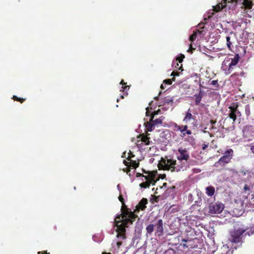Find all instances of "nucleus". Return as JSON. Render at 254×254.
<instances>
[{
    "instance_id": "obj_1",
    "label": "nucleus",
    "mask_w": 254,
    "mask_h": 254,
    "mask_svg": "<svg viewBox=\"0 0 254 254\" xmlns=\"http://www.w3.org/2000/svg\"><path fill=\"white\" fill-rule=\"evenodd\" d=\"M190 157V153L188 150L185 148L180 147L178 149L177 154L178 162L173 159L168 158L162 160L161 162L163 165L164 170L178 172L187 169Z\"/></svg>"
},
{
    "instance_id": "obj_2",
    "label": "nucleus",
    "mask_w": 254,
    "mask_h": 254,
    "mask_svg": "<svg viewBox=\"0 0 254 254\" xmlns=\"http://www.w3.org/2000/svg\"><path fill=\"white\" fill-rule=\"evenodd\" d=\"M121 214L116 217L115 223L117 226L116 231L118 233L117 237L124 240L126 238V228L132 224L137 216L133 212L129 211L128 208L121 209Z\"/></svg>"
},
{
    "instance_id": "obj_3",
    "label": "nucleus",
    "mask_w": 254,
    "mask_h": 254,
    "mask_svg": "<svg viewBox=\"0 0 254 254\" xmlns=\"http://www.w3.org/2000/svg\"><path fill=\"white\" fill-rule=\"evenodd\" d=\"M240 60V56L238 54H235L233 57H227L222 63V68L226 75L230 74L236 68Z\"/></svg>"
},
{
    "instance_id": "obj_4",
    "label": "nucleus",
    "mask_w": 254,
    "mask_h": 254,
    "mask_svg": "<svg viewBox=\"0 0 254 254\" xmlns=\"http://www.w3.org/2000/svg\"><path fill=\"white\" fill-rule=\"evenodd\" d=\"M144 173L147 174L144 177V179H142V181L145 180L144 182L141 183L139 186L141 188L146 189L149 188L150 185H154L155 183L159 180L158 179L156 178L157 171L152 172H146L143 171Z\"/></svg>"
},
{
    "instance_id": "obj_5",
    "label": "nucleus",
    "mask_w": 254,
    "mask_h": 254,
    "mask_svg": "<svg viewBox=\"0 0 254 254\" xmlns=\"http://www.w3.org/2000/svg\"><path fill=\"white\" fill-rule=\"evenodd\" d=\"M246 231V229L242 228H239L238 229L232 231L230 232V237L229 239V241L233 243H242L243 235Z\"/></svg>"
},
{
    "instance_id": "obj_6",
    "label": "nucleus",
    "mask_w": 254,
    "mask_h": 254,
    "mask_svg": "<svg viewBox=\"0 0 254 254\" xmlns=\"http://www.w3.org/2000/svg\"><path fill=\"white\" fill-rule=\"evenodd\" d=\"M239 104L238 102H233L229 107L228 117L232 119L234 123L237 118L241 117L242 114L238 109Z\"/></svg>"
},
{
    "instance_id": "obj_7",
    "label": "nucleus",
    "mask_w": 254,
    "mask_h": 254,
    "mask_svg": "<svg viewBox=\"0 0 254 254\" xmlns=\"http://www.w3.org/2000/svg\"><path fill=\"white\" fill-rule=\"evenodd\" d=\"M199 240L197 238H194L192 239H182L181 242H185V244L180 245L183 247L184 249H195L198 247V244L199 243Z\"/></svg>"
},
{
    "instance_id": "obj_8",
    "label": "nucleus",
    "mask_w": 254,
    "mask_h": 254,
    "mask_svg": "<svg viewBox=\"0 0 254 254\" xmlns=\"http://www.w3.org/2000/svg\"><path fill=\"white\" fill-rule=\"evenodd\" d=\"M174 130L176 131H180V136L184 137L186 134L190 135L192 132L190 130L188 129V127L187 125H178L177 124L175 123L174 125Z\"/></svg>"
},
{
    "instance_id": "obj_9",
    "label": "nucleus",
    "mask_w": 254,
    "mask_h": 254,
    "mask_svg": "<svg viewBox=\"0 0 254 254\" xmlns=\"http://www.w3.org/2000/svg\"><path fill=\"white\" fill-rule=\"evenodd\" d=\"M224 209L223 204L214 203L209 205L208 209V212L210 214H216L221 213Z\"/></svg>"
},
{
    "instance_id": "obj_10",
    "label": "nucleus",
    "mask_w": 254,
    "mask_h": 254,
    "mask_svg": "<svg viewBox=\"0 0 254 254\" xmlns=\"http://www.w3.org/2000/svg\"><path fill=\"white\" fill-rule=\"evenodd\" d=\"M149 134H145L142 133L139 134L137 138V145L140 147H142L143 145H148L151 141H150V137L148 136Z\"/></svg>"
},
{
    "instance_id": "obj_11",
    "label": "nucleus",
    "mask_w": 254,
    "mask_h": 254,
    "mask_svg": "<svg viewBox=\"0 0 254 254\" xmlns=\"http://www.w3.org/2000/svg\"><path fill=\"white\" fill-rule=\"evenodd\" d=\"M238 2L239 0H222L221 2L217 4L216 6H213V10L215 12L220 11L221 10L226 7L227 3L235 2L236 3H237Z\"/></svg>"
},
{
    "instance_id": "obj_12",
    "label": "nucleus",
    "mask_w": 254,
    "mask_h": 254,
    "mask_svg": "<svg viewBox=\"0 0 254 254\" xmlns=\"http://www.w3.org/2000/svg\"><path fill=\"white\" fill-rule=\"evenodd\" d=\"M147 199L145 198H143L137 205L135 211L137 210L139 211L140 210H144L146 207V205L147 204Z\"/></svg>"
},
{
    "instance_id": "obj_13",
    "label": "nucleus",
    "mask_w": 254,
    "mask_h": 254,
    "mask_svg": "<svg viewBox=\"0 0 254 254\" xmlns=\"http://www.w3.org/2000/svg\"><path fill=\"white\" fill-rule=\"evenodd\" d=\"M163 220L159 219L156 224V233L158 236H161L163 234Z\"/></svg>"
},
{
    "instance_id": "obj_14",
    "label": "nucleus",
    "mask_w": 254,
    "mask_h": 254,
    "mask_svg": "<svg viewBox=\"0 0 254 254\" xmlns=\"http://www.w3.org/2000/svg\"><path fill=\"white\" fill-rule=\"evenodd\" d=\"M120 84L123 85L122 87V89L120 90V91H122L124 92V94L122 95H121V98L122 99H123L124 98V96H127V90H128L129 89V86L128 85H127V83H125L123 80H122Z\"/></svg>"
},
{
    "instance_id": "obj_15",
    "label": "nucleus",
    "mask_w": 254,
    "mask_h": 254,
    "mask_svg": "<svg viewBox=\"0 0 254 254\" xmlns=\"http://www.w3.org/2000/svg\"><path fill=\"white\" fill-rule=\"evenodd\" d=\"M239 2H241L248 9H251L254 3V0H239Z\"/></svg>"
},
{
    "instance_id": "obj_16",
    "label": "nucleus",
    "mask_w": 254,
    "mask_h": 254,
    "mask_svg": "<svg viewBox=\"0 0 254 254\" xmlns=\"http://www.w3.org/2000/svg\"><path fill=\"white\" fill-rule=\"evenodd\" d=\"M232 159V158L227 156V155H223L217 162L220 165H224L225 164L229 163Z\"/></svg>"
},
{
    "instance_id": "obj_17",
    "label": "nucleus",
    "mask_w": 254,
    "mask_h": 254,
    "mask_svg": "<svg viewBox=\"0 0 254 254\" xmlns=\"http://www.w3.org/2000/svg\"><path fill=\"white\" fill-rule=\"evenodd\" d=\"M195 117L192 116L190 112V109H189L188 112L186 113L185 118L183 119V122L187 123L191 120H194Z\"/></svg>"
},
{
    "instance_id": "obj_18",
    "label": "nucleus",
    "mask_w": 254,
    "mask_h": 254,
    "mask_svg": "<svg viewBox=\"0 0 254 254\" xmlns=\"http://www.w3.org/2000/svg\"><path fill=\"white\" fill-rule=\"evenodd\" d=\"M157 114H158L157 111L154 112L153 113L152 116H151V119H150L151 121L153 123L154 126L158 125H161L162 123V119L161 118L153 120L154 116L157 115Z\"/></svg>"
},
{
    "instance_id": "obj_19",
    "label": "nucleus",
    "mask_w": 254,
    "mask_h": 254,
    "mask_svg": "<svg viewBox=\"0 0 254 254\" xmlns=\"http://www.w3.org/2000/svg\"><path fill=\"white\" fill-rule=\"evenodd\" d=\"M205 193L209 196H212L215 193V188L212 186H209L206 188Z\"/></svg>"
},
{
    "instance_id": "obj_20",
    "label": "nucleus",
    "mask_w": 254,
    "mask_h": 254,
    "mask_svg": "<svg viewBox=\"0 0 254 254\" xmlns=\"http://www.w3.org/2000/svg\"><path fill=\"white\" fill-rule=\"evenodd\" d=\"M194 96L195 97V103L196 105H198L201 101L202 98V93L201 91H200L199 94H195Z\"/></svg>"
},
{
    "instance_id": "obj_21",
    "label": "nucleus",
    "mask_w": 254,
    "mask_h": 254,
    "mask_svg": "<svg viewBox=\"0 0 254 254\" xmlns=\"http://www.w3.org/2000/svg\"><path fill=\"white\" fill-rule=\"evenodd\" d=\"M146 128L148 131H151L153 130V129L154 128V125H153V123L150 120L149 122H147L146 124Z\"/></svg>"
},
{
    "instance_id": "obj_22",
    "label": "nucleus",
    "mask_w": 254,
    "mask_h": 254,
    "mask_svg": "<svg viewBox=\"0 0 254 254\" xmlns=\"http://www.w3.org/2000/svg\"><path fill=\"white\" fill-rule=\"evenodd\" d=\"M253 130V126L251 125L246 126L243 130L244 134H248L249 132L252 131Z\"/></svg>"
},
{
    "instance_id": "obj_23",
    "label": "nucleus",
    "mask_w": 254,
    "mask_h": 254,
    "mask_svg": "<svg viewBox=\"0 0 254 254\" xmlns=\"http://www.w3.org/2000/svg\"><path fill=\"white\" fill-rule=\"evenodd\" d=\"M146 230L147 233L151 234L154 230V225L153 224H149L146 227Z\"/></svg>"
},
{
    "instance_id": "obj_24",
    "label": "nucleus",
    "mask_w": 254,
    "mask_h": 254,
    "mask_svg": "<svg viewBox=\"0 0 254 254\" xmlns=\"http://www.w3.org/2000/svg\"><path fill=\"white\" fill-rule=\"evenodd\" d=\"M226 45H227V46L228 47V48L229 49V50H232V41H231V38L230 36H227L226 37Z\"/></svg>"
},
{
    "instance_id": "obj_25",
    "label": "nucleus",
    "mask_w": 254,
    "mask_h": 254,
    "mask_svg": "<svg viewBox=\"0 0 254 254\" xmlns=\"http://www.w3.org/2000/svg\"><path fill=\"white\" fill-rule=\"evenodd\" d=\"M129 161V166L132 167V168L136 169L139 166V163L136 162V161L131 160L130 159Z\"/></svg>"
},
{
    "instance_id": "obj_26",
    "label": "nucleus",
    "mask_w": 254,
    "mask_h": 254,
    "mask_svg": "<svg viewBox=\"0 0 254 254\" xmlns=\"http://www.w3.org/2000/svg\"><path fill=\"white\" fill-rule=\"evenodd\" d=\"M233 155V150L232 149H227L224 153V155H227V156H229V157H231L232 158Z\"/></svg>"
},
{
    "instance_id": "obj_27",
    "label": "nucleus",
    "mask_w": 254,
    "mask_h": 254,
    "mask_svg": "<svg viewBox=\"0 0 254 254\" xmlns=\"http://www.w3.org/2000/svg\"><path fill=\"white\" fill-rule=\"evenodd\" d=\"M175 78L173 77L172 79H165L163 81V83L168 85H171L172 83V81H175Z\"/></svg>"
},
{
    "instance_id": "obj_28",
    "label": "nucleus",
    "mask_w": 254,
    "mask_h": 254,
    "mask_svg": "<svg viewBox=\"0 0 254 254\" xmlns=\"http://www.w3.org/2000/svg\"><path fill=\"white\" fill-rule=\"evenodd\" d=\"M197 34L196 32H193V34H191L189 38L190 41L191 42H193L196 38Z\"/></svg>"
},
{
    "instance_id": "obj_29",
    "label": "nucleus",
    "mask_w": 254,
    "mask_h": 254,
    "mask_svg": "<svg viewBox=\"0 0 254 254\" xmlns=\"http://www.w3.org/2000/svg\"><path fill=\"white\" fill-rule=\"evenodd\" d=\"M12 99L15 101L20 102L21 103H23V101L25 100V99L18 97L15 95L13 96Z\"/></svg>"
},
{
    "instance_id": "obj_30",
    "label": "nucleus",
    "mask_w": 254,
    "mask_h": 254,
    "mask_svg": "<svg viewBox=\"0 0 254 254\" xmlns=\"http://www.w3.org/2000/svg\"><path fill=\"white\" fill-rule=\"evenodd\" d=\"M119 199L122 202V204L123 205V207H122V209H126V208L124 207V206L125 205V200H124L122 195L121 194L119 195Z\"/></svg>"
},
{
    "instance_id": "obj_31",
    "label": "nucleus",
    "mask_w": 254,
    "mask_h": 254,
    "mask_svg": "<svg viewBox=\"0 0 254 254\" xmlns=\"http://www.w3.org/2000/svg\"><path fill=\"white\" fill-rule=\"evenodd\" d=\"M184 58L185 56L183 54H181L180 56L177 58L176 60L178 61L179 63H181L183 62Z\"/></svg>"
},
{
    "instance_id": "obj_32",
    "label": "nucleus",
    "mask_w": 254,
    "mask_h": 254,
    "mask_svg": "<svg viewBox=\"0 0 254 254\" xmlns=\"http://www.w3.org/2000/svg\"><path fill=\"white\" fill-rule=\"evenodd\" d=\"M211 84L214 85L216 87H218L219 85L217 80H214L211 81Z\"/></svg>"
},
{
    "instance_id": "obj_33",
    "label": "nucleus",
    "mask_w": 254,
    "mask_h": 254,
    "mask_svg": "<svg viewBox=\"0 0 254 254\" xmlns=\"http://www.w3.org/2000/svg\"><path fill=\"white\" fill-rule=\"evenodd\" d=\"M201 200L199 201H195V204L191 206V208H193L195 206H200L201 205Z\"/></svg>"
},
{
    "instance_id": "obj_34",
    "label": "nucleus",
    "mask_w": 254,
    "mask_h": 254,
    "mask_svg": "<svg viewBox=\"0 0 254 254\" xmlns=\"http://www.w3.org/2000/svg\"><path fill=\"white\" fill-rule=\"evenodd\" d=\"M195 50V48H193L192 47V44H190V48L189 49H188V52H190L191 53H192L193 52V51Z\"/></svg>"
},
{
    "instance_id": "obj_35",
    "label": "nucleus",
    "mask_w": 254,
    "mask_h": 254,
    "mask_svg": "<svg viewBox=\"0 0 254 254\" xmlns=\"http://www.w3.org/2000/svg\"><path fill=\"white\" fill-rule=\"evenodd\" d=\"M134 157V155L132 154V153L130 151H129V152L128 153V156L127 159L128 160H130V159L131 157Z\"/></svg>"
},
{
    "instance_id": "obj_36",
    "label": "nucleus",
    "mask_w": 254,
    "mask_h": 254,
    "mask_svg": "<svg viewBox=\"0 0 254 254\" xmlns=\"http://www.w3.org/2000/svg\"><path fill=\"white\" fill-rule=\"evenodd\" d=\"M179 75V72H175L174 71H173L172 72L171 74V76H178Z\"/></svg>"
},
{
    "instance_id": "obj_37",
    "label": "nucleus",
    "mask_w": 254,
    "mask_h": 254,
    "mask_svg": "<svg viewBox=\"0 0 254 254\" xmlns=\"http://www.w3.org/2000/svg\"><path fill=\"white\" fill-rule=\"evenodd\" d=\"M239 173L243 176H245L246 175V172L245 170H241Z\"/></svg>"
},
{
    "instance_id": "obj_38",
    "label": "nucleus",
    "mask_w": 254,
    "mask_h": 254,
    "mask_svg": "<svg viewBox=\"0 0 254 254\" xmlns=\"http://www.w3.org/2000/svg\"><path fill=\"white\" fill-rule=\"evenodd\" d=\"M164 102L165 103L169 104L171 102H173V100L172 99H165Z\"/></svg>"
},
{
    "instance_id": "obj_39",
    "label": "nucleus",
    "mask_w": 254,
    "mask_h": 254,
    "mask_svg": "<svg viewBox=\"0 0 254 254\" xmlns=\"http://www.w3.org/2000/svg\"><path fill=\"white\" fill-rule=\"evenodd\" d=\"M220 254H230V253L229 251H223L222 252H221Z\"/></svg>"
},
{
    "instance_id": "obj_40",
    "label": "nucleus",
    "mask_w": 254,
    "mask_h": 254,
    "mask_svg": "<svg viewBox=\"0 0 254 254\" xmlns=\"http://www.w3.org/2000/svg\"><path fill=\"white\" fill-rule=\"evenodd\" d=\"M208 146V144H203L202 145V150H205Z\"/></svg>"
},
{
    "instance_id": "obj_41",
    "label": "nucleus",
    "mask_w": 254,
    "mask_h": 254,
    "mask_svg": "<svg viewBox=\"0 0 254 254\" xmlns=\"http://www.w3.org/2000/svg\"><path fill=\"white\" fill-rule=\"evenodd\" d=\"M38 254H50L49 253H48L47 251H44V252H39L38 253Z\"/></svg>"
},
{
    "instance_id": "obj_42",
    "label": "nucleus",
    "mask_w": 254,
    "mask_h": 254,
    "mask_svg": "<svg viewBox=\"0 0 254 254\" xmlns=\"http://www.w3.org/2000/svg\"><path fill=\"white\" fill-rule=\"evenodd\" d=\"M124 164L127 167L129 166V162H128L126 160H124Z\"/></svg>"
},
{
    "instance_id": "obj_43",
    "label": "nucleus",
    "mask_w": 254,
    "mask_h": 254,
    "mask_svg": "<svg viewBox=\"0 0 254 254\" xmlns=\"http://www.w3.org/2000/svg\"><path fill=\"white\" fill-rule=\"evenodd\" d=\"M244 190H250V188L247 185H246L244 187Z\"/></svg>"
},
{
    "instance_id": "obj_44",
    "label": "nucleus",
    "mask_w": 254,
    "mask_h": 254,
    "mask_svg": "<svg viewBox=\"0 0 254 254\" xmlns=\"http://www.w3.org/2000/svg\"><path fill=\"white\" fill-rule=\"evenodd\" d=\"M210 123L211 125H214L216 123V121L215 120H210Z\"/></svg>"
},
{
    "instance_id": "obj_45",
    "label": "nucleus",
    "mask_w": 254,
    "mask_h": 254,
    "mask_svg": "<svg viewBox=\"0 0 254 254\" xmlns=\"http://www.w3.org/2000/svg\"><path fill=\"white\" fill-rule=\"evenodd\" d=\"M141 176H142L143 178H144V177H143V176H144V175H143L142 174H140V173H137V174H136V177H141Z\"/></svg>"
},
{
    "instance_id": "obj_46",
    "label": "nucleus",
    "mask_w": 254,
    "mask_h": 254,
    "mask_svg": "<svg viewBox=\"0 0 254 254\" xmlns=\"http://www.w3.org/2000/svg\"><path fill=\"white\" fill-rule=\"evenodd\" d=\"M122 242H118L117 243V245L118 248H120V246L122 245Z\"/></svg>"
},
{
    "instance_id": "obj_47",
    "label": "nucleus",
    "mask_w": 254,
    "mask_h": 254,
    "mask_svg": "<svg viewBox=\"0 0 254 254\" xmlns=\"http://www.w3.org/2000/svg\"><path fill=\"white\" fill-rule=\"evenodd\" d=\"M251 150L254 154V145L251 146Z\"/></svg>"
},
{
    "instance_id": "obj_48",
    "label": "nucleus",
    "mask_w": 254,
    "mask_h": 254,
    "mask_svg": "<svg viewBox=\"0 0 254 254\" xmlns=\"http://www.w3.org/2000/svg\"><path fill=\"white\" fill-rule=\"evenodd\" d=\"M179 69H181V71L183 70L182 64H181V66L179 67Z\"/></svg>"
},
{
    "instance_id": "obj_49",
    "label": "nucleus",
    "mask_w": 254,
    "mask_h": 254,
    "mask_svg": "<svg viewBox=\"0 0 254 254\" xmlns=\"http://www.w3.org/2000/svg\"><path fill=\"white\" fill-rule=\"evenodd\" d=\"M166 186H167V183H163V187H166Z\"/></svg>"
},
{
    "instance_id": "obj_50",
    "label": "nucleus",
    "mask_w": 254,
    "mask_h": 254,
    "mask_svg": "<svg viewBox=\"0 0 254 254\" xmlns=\"http://www.w3.org/2000/svg\"><path fill=\"white\" fill-rule=\"evenodd\" d=\"M160 87H161V88H162V89H164V88H164V86L163 85V84H161V85Z\"/></svg>"
},
{
    "instance_id": "obj_51",
    "label": "nucleus",
    "mask_w": 254,
    "mask_h": 254,
    "mask_svg": "<svg viewBox=\"0 0 254 254\" xmlns=\"http://www.w3.org/2000/svg\"><path fill=\"white\" fill-rule=\"evenodd\" d=\"M102 254H111L110 253H106V252H103L102 253Z\"/></svg>"
},
{
    "instance_id": "obj_52",
    "label": "nucleus",
    "mask_w": 254,
    "mask_h": 254,
    "mask_svg": "<svg viewBox=\"0 0 254 254\" xmlns=\"http://www.w3.org/2000/svg\"><path fill=\"white\" fill-rule=\"evenodd\" d=\"M155 100H158V97H156L154 98Z\"/></svg>"
},
{
    "instance_id": "obj_53",
    "label": "nucleus",
    "mask_w": 254,
    "mask_h": 254,
    "mask_svg": "<svg viewBox=\"0 0 254 254\" xmlns=\"http://www.w3.org/2000/svg\"><path fill=\"white\" fill-rule=\"evenodd\" d=\"M211 128L213 129V128H215V127H214L213 126H212Z\"/></svg>"
},
{
    "instance_id": "obj_54",
    "label": "nucleus",
    "mask_w": 254,
    "mask_h": 254,
    "mask_svg": "<svg viewBox=\"0 0 254 254\" xmlns=\"http://www.w3.org/2000/svg\"><path fill=\"white\" fill-rule=\"evenodd\" d=\"M177 66H179V64L177 63Z\"/></svg>"
},
{
    "instance_id": "obj_55",
    "label": "nucleus",
    "mask_w": 254,
    "mask_h": 254,
    "mask_svg": "<svg viewBox=\"0 0 254 254\" xmlns=\"http://www.w3.org/2000/svg\"><path fill=\"white\" fill-rule=\"evenodd\" d=\"M162 187H163L160 186V189H162Z\"/></svg>"
}]
</instances>
